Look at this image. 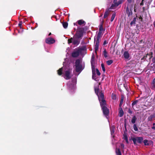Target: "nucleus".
<instances>
[{
  "label": "nucleus",
  "instance_id": "nucleus-1",
  "mask_svg": "<svg viewBox=\"0 0 155 155\" xmlns=\"http://www.w3.org/2000/svg\"><path fill=\"white\" fill-rule=\"evenodd\" d=\"M95 92L98 97L100 102V105L102 108L104 114L107 118V116L108 115L109 111L108 108L106 106V102L104 99L103 94L100 92L98 88H95Z\"/></svg>",
  "mask_w": 155,
  "mask_h": 155
},
{
  "label": "nucleus",
  "instance_id": "nucleus-2",
  "mask_svg": "<svg viewBox=\"0 0 155 155\" xmlns=\"http://www.w3.org/2000/svg\"><path fill=\"white\" fill-rule=\"evenodd\" d=\"M75 71L76 72H79L78 75L84 68L81 64V60L79 59L77 60L75 62Z\"/></svg>",
  "mask_w": 155,
  "mask_h": 155
},
{
  "label": "nucleus",
  "instance_id": "nucleus-3",
  "mask_svg": "<svg viewBox=\"0 0 155 155\" xmlns=\"http://www.w3.org/2000/svg\"><path fill=\"white\" fill-rule=\"evenodd\" d=\"M76 84V78L73 79L72 81V83L69 82L67 83L68 86L70 90H72L73 91L75 88V85Z\"/></svg>",
  "mask_w": 155,
  "mask_h": 155
},
{
  "label": "nucleus",
  "instance_id": "nucleus-4",
  "mask_svg": "<svg viewBox=\"0 0 155 155\" xmlns=\"http://www.w3.org/2000/svg\"><path fill=\"white\" fill-rule=\"evenodd\" d=\"M83 49L81 48H77L72 53V56L73 57H78L82 52Z\"/></svg>",
  "mask_w": 155,
  "mask_h": 155
},
{
  "label": "nucleus",
  "instance_id": "nucleus-5",
  "mask_svg": "<svg viewBox=\"0 0 155 155\" xmlns=\"http://www.w3.org/2000/svg\"><path fill=\"white\" fill-rule=\"evenodd\" d=\"M72 43L74 45L76 46L78 45L80 43L79 41L77 39L71 38L68 40V44Z\"/></svg>",
  "mask_w": 155,
  "mask_h": 155
},
{
  "label": "nucleus",
  "instance_id": "nucleus-6",
  "mask_svg": "<svg viewBox=\"0 0 155 155\" xmlns=\"http://www.w3.org/2000/svg\"><path fill=\"white\" fill-rule=\"evenodd\" d=\"M71 72V70L70 69H68L65 71L64 77L65 79L68 80L71 77L70 74Z\"/></svg>",
  "mask_w": 155,
  "mask_h": 155
},
{
  "label": "nucleus",
  "instance_id": "nucleus-7",
  "mask_svg": "<svg viewBox=\"0 0 155 155\" xmlns=\"http://www.w3.org/2000/svg\"><path fill=\"white\" fill-rule=\"evenodd\" d=\"M91 67H92V78L95 81L97 80V78H96V74H95V70L94 68V66L93 65L92 62V60L91 61Z\"/></svg>",
  "mask_w": 155,
  "mask_h": 155
},
{
  "label": "nucleus",
  "instance_id": "nucleus-8",
  "mask_svg": "<svg viewBox=\"0 0 155 155\" xmlns=\"http://www.w3.org/2000/svg\"><path fill=\"white\" fill-rule=\"evenodd\" d=\"M117 0H114V4H112L110 6V8L113 9L114 8V7L115 6H117L119 5L122 2L120 0H119L117 2Z\"/></svg>",
  "mask_w": 155,
  "mask_h": 155
},
{
  "label": "nucleus",
  "instance_id": "nucleus-9",
  "mask_svg": "<svg viewBox=\"0 0 155 155\" xmlns=\"http://www.w3.org/2000/svg\"><path fill=\"white\" fill-rule=\"evenodd\" d=\"M45 42L47 44H51L54 43L55 42V40L52 38H49L46 39Z\"/></svg>",
  "mask_w": 155,
  "mask_h": 155
},
{
  "label": "nucleus",
  "instance_id": "nucleus-10",
  "mask_svg": "<svg viewBox=\"0 0 155 155\" xmlns=\"http://www.w3.org/2000/svg\"><path fill=\"white\" fill-rule=\"evenodd\" d=\"M94 41H96L95 44V51H96L97 50L98 48V45H99V40H97L96 39V38H94Z\"/></svg>",
  "mask_w": 155,
  "mask_h": 155
},
{
  "label": "nucleus",
  "instance_id": "nucleus-11",
  "mask_svg": "<svg viewBox=\"0 0 155 155\" xmlns=\"http://www.w3.org/2000/svg\"><path fill=\"white\" fill-rule=\"evenodd\" d=\"M124 56L125 59H128L129 57V54L128 51H125L124 52Z\"/></svg>",
  "mask_w": 155,
  "mask_h": 155
},
{
  "label": "nucleus",
  "instance_id": "nucleus-12",
  "mask_svg": "<svg viewBox=\"0 0 155 155\" xmlns=\"http://www.w3.org/2000/svg\"><path fill=\"white\" fill-rule=\"evenodd\" d=\"M114 129L115 127L114 126H112L111 127H110V129L111 131V136L114 137V136L113 135V134H114Z\"/></svg>",
  "mask_w": 155,
  "mask_h": 155
},
{
  "label": "nucleus",
  "instance_id": "nucleus-13",
  "mask_svg": "<svg viewBox=\"0 0 155 155\" xmlns=\"http://www.w3.org/2000/svg\"><path fill=\"white\" fill-rule=\"evenodd\" d=\"M119 116L120 117H122L124 115V111L122 109V108L120 107L119 108Z\"/></svg>",
  "mask_w": 155,
  "mask_h": 155
},
{
  "label": "nucleus",
  "instance_id": "nucleus-14",
  "mask_svg": "<svg viewBox=\"0 0 155 155\" xmlns=\"http://www.w3.org/2000/svg\"><path fill=\"white\" fill-rule=\"evenodd\" d=\"M78 23L80 25H84L85 24V22L82 20H78Z\"/></svg>",
  "mask_w": 155,
  "mask_h": 155
},
{
  "label": "nucleus",
  "instance_id": "nucleus-15",
  "mask_svg": "<svg viewBox=\"0 0 155 155\" xmlns=\"http://www.w3.org/2000/svg\"><path fill=\"white\" fill-rule=\"evenodd\" d=\"M109 11L108 10H106L105 12L104 15V18H106L107 17L109 14Z\"/></svg>",
  "mask_w": 155,
  "mask_h": 155
},
{
  "label": "nucleus",
  "instance_id": "nucleus-16",
  "mask_svg": "<svg viewBox=\"0 0 155 155\" xmlns=\"http://www.w3.org/2000/svg\"><path fill=\"white\" fill-rule=\"evenodd\" d=\"M103 55L105 58H106L108 57L107 53V52L106 50L105 49H104L103 51Z\"/></svg>",
  "mask_w": 155,
  "mask_h": 155
},
{
  "label": "nucleus",
  "instance_id": "nucleus-17",
  "mask_svg": "<svg viewBox=\"0 0 155 155\" xmlns=\"http://www.w3.org/2000/svg\"><path fill=\"white\" fill-rule=\"evenodd\" d=\"M63 69V68H60L58 71V73L59 75H61L62 73V70Z\"/></svg>",
  "mask_w": 155,
  "mask_h": 155
},
{
  "label": "nucleus",
  "instance_id": "nucleus-18",
  "mask_svg": "<svg viewBox=\"0 0 155 155\" xmlns=\"http://www.w3.org/2000/svg\"><path fill=\"white\" fill-rule=\"evenodd\" d=\"M116 153L117 155H121L120 150L119 149H116Z\"/></svg>",
  "mask_w": 155,
  "mask_h": 155
},
{
  "label": "nucleus",
  "instance_id": "nucleus-19",
  "mask_svg": "<svg viewBox=\"0 0 155 155\" xmlns=\"http://www.w3.org/2000/svg\"><path fill=\"white\" fill-rule=\"evenodd\" d=\"M123 138L124 140H125L126 141V142L127 143H128L129 142H128V140L127 136L126 135L124 134V137H123Z\"/></svg>",
  "mask_w": 155,
  "mask_h": 155
},
{
  "label": "nucleus",
  "instance_id": "nucleus-20",
  "mask_svg": "<svg viewBox=\"0 0 155 155\" xmlns=\"http://www.w3.org/2000/svg\"><path fill=\"white\" fill-rule=\"evenodd\" d=\"M137 142L139 143H141L143 140V138L142 137H137Z\"/></svg>",
  "mask_w": 155,
  "mask_h": 155
},
{
  "label": "nucleus",
  "instance_id": "nucleus-21",
  "mask_svg": "<svg viewBox=\"0 0 155 155\" xmlns=\"http://www.w3.org/2000/svg\"><path fill=\"white\" fill-rule=\"evenodd\" d=\"M102 32H101V31H99V32L98 33L97 36L96 38V39L97 40H99L100 39V36L102 33Z\"/></svg>",
  "mask_w": 155,
  "mask_h": 155
},
{
  "label": "nucleus",
  "instance_id": "nucleus-22",
  "mask_svg": "<svg viewBox=\"0 0 155 155\" xmlns=\"http://www.w3.org/2000/svg\"><path fill=\"white\" fill-rule=\"evenodd\" d=\"M136 120V117L135 116H134L131 120V122L132 123L134 124L135 123Z\"/></svg>",
  "mask_w": 155,
  "mask_h": 155
},
{
  "label": "nucleus",
  "instance_id": "nucleus-23",
  "mask_svg": "<svg viewBox=\"0 0 155 155\" xmlns=\"http://www.w3.org/2000/svg\"><path fill=\"white\" fill-rule=\"evenodd\" d=\"M62 25L64 27V28H66L68 25V24L66 22H63L62 23Z\"/></svg>",
  "mask_w": 155,
  "mask_h": 155
},
{
  "label": "nucleus",
  "instance_id": "nucleus-24",
  "mask_svg": "<svg viewBox=\"0 0 155 155\" xmlns=\"http://www.w3.org/2000/svg\"><path fill=\"white\" fill-rule=\"evenodd\" d=\"M113 61L112 60H109L106 61L107 64L108 65H110L112 63Z\"/></svg>",
  "mask_w": 155,
  "mask_h": 155
},
{
  "label": "nucleus",
  "instance_id": "nucleus-25",
  "mask_svg": "<svg viewBox=\"0 0 155 155\" xmlns=\"http://www.w3.org/2000/svg\"><path fill=\"white\" fill-rule=\"evenodd\" d=\"M115 15H116V14H115V13H114L112 14L111 18V21H112L114 20L115 17Z\"/></svg>",
  "mask_w": 155,
  "mask_h": 155
},
{
  "label": "nucleus",
  "instance_id": "nucleus-26",
  "mask_svg": "<svg viewBox=\"0 0 155 155\" xmlns=\"http://www.w3.org/2000/svg\"><path fill=\"white\" fill-rule=\"evenodd\" d=\"M112 98L113 100H116L117 97L116 95L114 94H112Z\"/></svg>",
  "mask_w": 155,
  "mask_h": 155
},
{
  "label": "nucleus",
  "instance_id": "nucleus-27",
  "mask_svg": "<svg viewBox=\"0 0 155 155\" xmlns=\"http://www.w3.org/2000/svg\"><path fill=\"white\" fill-rule=\"evenodd\" d=\"M101 67L102 71L104 72L105 71V68L104 65L103 64H101Z\"/></svg>",
  "mask_w": 155,
  "mask_h": 155
},
{
  "label": "nucleus",
  "instance_id": "nucleus-28",
  "mask_svg": "<svg viewBox=\"0 0 155 155\" xmlns=\"http://www.w3.org/2000/svg\"><path fill=\"white\" fill-rule=\"evenodd\" d=\"M124 98L123 97H122L120 99V106H121L123 104V103L124 101Z\"/></svg>",
  "mask_w": 155,
  "mask_h": 155
},
{
  "label": "nucleus",
  "instance_id": "nucleus-29",
  "mask_svg": "<svg viewBox=\"0 0 155 155\" xmlns=\"http://www.w3.org/2000/svg\"><path fill=\"white\" fill-rule=\"evenodd\" d=\"M132 140L133 141L134 143V144H136L137 142V138H133L132 139Z\"/></svg>",
  "mask_w": 155,
  "mask_h": 155
},
{
  "label": "nucleus",
  "instance_id": "nucleus-30",
  "mask_svg": "<svg viewBox=\"0 0 155 155\" xmlns=\"http://www.w3.org/2000/svg\"><path fill=\"white\" fill-rule=\"evenodd\" d=\"M134 129L135 131H137L138 130L137 127L135 124H134L133 126Z\"/></svg>",
  "mask_w": 155,
  "mask_h": 155
},
{
  "label": "nucleus",
  "instance_id": "nucleus-31",
  "mask_svg": "<svg viewBox=\"0 0 155 155\" xmlns=\"http://www.w3.org/2000/svg\"><path fill=\"white\" fill-rule=\"evenodd\" d=\"M96 73L97 74V75L98 76L100 75L101 74V73H100V72H99V71L98 70V69H96Z\"/></svg>",
  "mask_w": 155,
  "mask_h": 155
},
{
  "label": "nucleus",
  "instance_id": "nucleus-32",
  "mask_svg": "<svg viewBox=\"0 0 155 155\" xmlns=\"http://www.w3.org/2000/svg\"><path fill=\"white\" fill-rule=\"evenodd\" d=\"M144 143L145 145H148V141L147 140H144Z\"/></svg>",
  "mask_w": 155,
  "mask_h": 155
},
{
  "label": "nucleus",
  "instance_id": "nucleus-33",
  "mask_svg": "<svg viewBox=\"0 0 155 155\" xmlns=\"http://www.w3.org/2000/svg\"><path fill=\"white\" fill-rule=\"evenodd\" d=\"M103 28L102 26H101L99 28V31L102 32L103 31Z\"/></svg>",
  "mask_w": 155,
  "mask_h": 155
},
{
  "label": "nucleus",
  "instance_id": "nucleus-34",
  "mask_svg": "<svg viewBox=\"0 0 155 155\" xmlns=\"http://www.w3.org/2000/svg\"><path fill=\"white\" fill-rule=\"evenodd\" d=\"M137 101H135L132 104V106H134V105H135L136 104H137Z\"/></svg>",
  "mask_w": 155,
  "mask_h": 155
},
{
  "label": "nucleus",
  "instance_id": "nucleus-35",
  "mask_svg": "<svg viewBox=\"0 0 155 155\" xmlns=\"http://www.w3.org/2000/svg\"><path fill=\"white\" fill-rule=\"evenodd\" d=\"M153 126L152 127V128L155 130V123H153Z\"/></svg>",
  "mask_w": 155,
  "mask_h": 155
},
{
  "label": "nucleus",
  "instance_id": "nucleus-36",
  "mask_svg": "<svg viewBox=\"0 0 155 155\" xmlns=\"http://www.w3.org/2000/svg\"><path fill=\"white\" fill-rule=\"evenodd\" d=\"M144 0H142V2L140 3V5H141V6H142V5H143V1H144Z\"/></svg>",
  "mask_w": 155,
  "mask_h": 155
},
{
  "label": "nucleus",
  "instance_id": "nucleus-37",
  "mask_svg": "<svg viewBox=\"0 0 155 155\" xmlns=\"http://www.w3.org/2000/svg\"><path fill=\"white\" fill-rule=\"evenodd\" d=\"M153 84L155 85V78L153 80Z\"/></svg>",
  "mask_w": 155,
  "mask_h": 155
},
{
  "label": "nucleus",
  "instance_id": "nucleus-38",
  "mask_svg": "<svg viewBox=\"0 0 155 155\" xmlns=\"http://www.w3.org/2000/svg\"><path fill=\"white\" fill-rule=\"evenodd\" d=\"M120 146H121V147L123 148H124V145L123 144H121V145H120Z\"/></svg>",
  "mask_w": 155,
  "mask_h": 155
},
{
  "label": "nucleus",
  "instance_id": "nucleus-39",
  "mask_svg": "<svg viewBox=\"0 0 155 155\" xmlns=\"http://www.w3.org/2000/svg\"><path fill=\"white\" fill-rule=\"evenodd\" d=\"M76 35H77V37L78 38H80L81 37V36H82L81 35H79H79H78V34H77Z\"/></svg>",
  "mask_w": 155,
  "mask_h": 155
},
{
  "label": "nucleus",
  "instance_id": "nucleus-40",
  "mask_svg": "<svg viewBox=\"0 0 155 155\" xmlns=\"http://www.w3.org/2000/svg\"><path fill=\"white\" fill-rule=\"evenodd\" d=\"M107 44V42L106 41H104V43H103V45H106Z\"/></svg>",
  "mask_w": 155,
  "mask_h": 155
},
{
  "label": "nucleus",
  "instance_id": "nucleus-41",
  "mask_svg": "<svg viewBox=\"0 0 155 155\" xmlns=\"http://www.w3.org/2000/svg\"><path fill=\"white\" fill-rule=\"evenodd\" d=\"M127 1L129 3H131L132 2V0H127Z\"/></svg>",
  "mask_w": 155,
  "mask_h": 155
},
{
  "label": "nucleus",
  "instance_id": "nucleus-42",
  "mask_svg": "<svg viewBox=\"0 0 155 155\" xmlns=\"http://www.w3.org/2000/svg\"><path fill=\"white\" fill-rule=\"evenodd\" d=\"M22 24L21 23H20L19 24H18V25L19 26H21V25Z\"/></svg>",
  "mask_w": 155,
  "mask_h": 155
},
{
  "label": "nucleus",
  "instance_id": "nucleus-43",
  "mask_svg": "<svg viewBox=\"0 0 155 155\" xmlns=\"http://www.w3.org/2000/svg\"><path fill=\"white\" fill-rule=\"evenodd\" d=\"M51 35V33H50L49 34V35Z\"/></svg>",
  "mask_w": 155,
  "mask_h": 155
},
{
  "label": "nucleus",
  "instance_id": "nucleus-44",
  "mask_svg": "<svg viewBox=\"0 0 155 155\" xmlns=\"http://www.w3.org/2000/svg\"><path fill=\"white\" fill-rule=\"evenodd\" d=\"M154 62H155V57L154 58Z\"/></svg>",
  "mask_w": 155,
  "mask_h": 155
},
{
  "label": "nucleus",
  "instance_id": "nucleus-45",
  "mask_svg": "<svg viewBox=\"0 0 155 155\" xmlns=\"http://www.w3.org/2000/svg\"><path fill=\"white\" fill-rule=\"evenodd\" d=\"M154 26L155 27V24L154 25Z\"/></svg>",
  "mask_w": 155,
  "mask_h": 155
}]
</instances>
